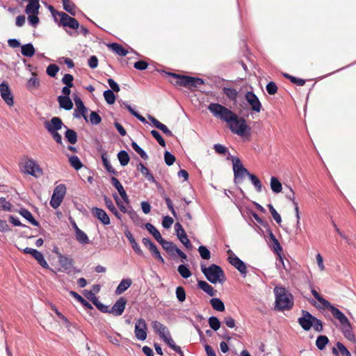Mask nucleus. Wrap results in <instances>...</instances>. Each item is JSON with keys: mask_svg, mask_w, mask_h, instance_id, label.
<instances>
[{"mask_svg": "<svg viewBox=\"0 0 356 356\" xmlns=\"http://www.w3.org/2000/svg\"><path fill=\"white\" fill-rule=\"evenodd\" d=\"M57 14L60 17V22L63 26H68L75 30L79 28V23L75 18L63 12H58Z\"/></svg>", "mask_w": 356, "mask_h": 356, "instance_id": "4468645a", "label": "nucleus"}, {"mask_svg": "<svg viewBox=\"0 0 356 356\" xmlns=\"http://www.w3.org/2000/svg\"><path fill=\"white\" fill-rule=\"evenodd\" d=\"M208 109L214 116L229 124L237 119L238 115L236 113L220 104L211 103L208 106Z\"/></svg>", "mask_w": 356, "mask_h": 356, "instance_id": "20e7f679", "label": "nucleus"}, {"mask_svg": "<svg viewBox=\"0 0 356 356\" xmlns=\"http://www.w3.org/2000/svg\"><path fill=\"white\" fill-rule=\"evenodd\" d=\"M40 86V80L34 74L33 76L31 77L26 83V88L29 90L38 89Z\"/></svg>", "mask_w": 356, "mask_h": 356, "instance_id": "c03bdc74", "label": "nucleus"}, {"mask_svg": "<svg viewBox=\"0 0 356 356\" xmlns=\"http://www.w3.org/2000/svg\"><path fill=\"white\" fill-rule=\"evenodd\" d=\"M162 248L170 255H172L177 247L171 241H166L163 238L159 242Z\"/></svg>", "mask_w": 356, "mask_h": 356, "instance_id": "c85d7f7f", "label": "nucleus"}, {"mask_svg": "<svg viewBox=\"0 0 356 356\" xmlns=\"http://www.w3.org/2000/svg\"><path fill=\"white\" fill-rule=\"evenodd\" d=\"M24 172L35 177L43 174L42 168L38 163L31 158H26L24 164Z\"/></svg>", "mask_w": 356, "mask_h": 356, "instance_id": "1a4fd4ad", "label": "nucleus"}, {"mask_svg": "<svg viewBox=\"0 0 356 356\" xmlns=\"http://www.w3.org/2000/svg\"><path fill=\"white\" fill-rule=\"evenodd\" d=\"M35 51V48L31 43H28L21 47V53L24 56L32 57Z\"/></svg>", "mask_w": 356, "mask_h": 356, "instance_id": "f704fd0d", "label": "nucleus"}, {"mask_svg": "<svg viewBox=\"0 0 356 356\" xmlns=\"http://www.w3.org/2000/svg\"><path fill=\"white\" fill-rule=\"evenodd\" d=\"M151 134L157 140V142L159 143V144L161 146H162V147L165 146V142L158 131L152 130Z\"/></svg>", "mask_w": 356, "mask_h": 356, "instance_id": "0e129e2a", "label": "nucleus"}, {"mask_svg": "<svg viewBox=\"0 0 356 356\" xmlns=\"http://www.w3.org/2000/svg\"><path fill=\"white\" fill-rule=\"evenodd\" d=\"M152 256L159 261L161 264H165V260L163 257L161 255L159 250H158L156 245H155L150 250Z\"/></svg>", "mask_w": 356, "mask_h": 356, "instance_id": "e2e57ef3", "label": "nucleus"}, {"mask_svg": "<svg viewBox=\"0 0 356 356\" xmlns=\"http://www.w3.org/2000/svg\"><path fill=\"white\" fill-rule=\"evenodd\" d=\"M104 97L108 104H113L115 101V95L111 90H106L104 92Z\"/></svg>", "mask_w": 356, "mask_h": 356, "instance_id": "603ef678", "label": "nucleus"}, {"mask_svg": "<svg viewBox=\"0 0 356 356\" xmlns=\"http://www.w3.org/2000/svg\"><path fill=\"white\" fill-rule=\"evenodd\" d=\"M19 213L27 220L31 225L38 226L39 222L33 218L31 213L26 209L22 208L19 210Z\"/></svg>", "mask_w": 356, "mask_h": 356, "instance_id": "cd10ccee", "label": "nucleus"}, {"mask_svg": "<svg viewBox=\"0 0 356 356\" xmlns=\"http://www.w3.org/2000/svg\"><path fill=\"white\" fill-rule=\"evenodd\" d=\"M210 304L211 305L213 309L218 312L225 311V305L223 302L218 298H213L210 300Z\"/></svg>", "mask_w": 356, "mask_h": 356, "instance_id": "ea45409f", "label": "nucleus"}, {"mask_svg": "<svg viewBox=\"0 0 356 356\" xmlns=\"http://www.w3.org/2000/svg\"><path fill=\"white\" fill-rule=\"evenodd\" d=\"M104 200L105 205L108 208V210H110L115 216L119 219H122V215L118 212V209L115 208L114 204L113 203V201L106 195L104 197Z\"/></svg>", "mask_w": 356, "mask_h": 356, "instance_id": "bb28decb", "label": "nucleus"}, {"mask_svg": "<svg viewBox=\"0 0 356 356\" xmlns=\"http://www.w3.org/2000/svg\"><path fill=\"white\" fill-rule=\"evenodd\" d=\"M311 288V292L314 297L322 304L323 307L325 308L327 305H328L329 301L323 298L314 288H312V285L310 284Z\"/></svg>", "mask_w": 356, "mask_h": 356, "instance_id": "5fc2aeb1", "label": "nucleus"}, {"mask_svg": "<svg viewBox=\"0 0 356 356\" xmlns=\"http://www.w3.org/2000/svg\"><path fill=\"white\" fill-rule=\"evenodd\" d=\"M197 286L210 296H215V291L213 288L206 281L199 280L197 282Z\"/></svg>", "mask_w": 356, "mask_h": 356, "instance_id": "2f4dec72", "label": "nucleus"}, {"mask_svg": "<svg viewBox=\"0 0 356 356\" xmlns=\"http://www.w3.org/2000/svg\"><path fill=\"white\" fill-rule=\"evenodd\" d=\"M108 47L112 51L120 56H125L128 54V51L118 43L109 44Z\"/></svg>", "mask_w": 356, "mask_h": 356, "instance_id": "c756f323", "label": "nucleus"}, {"mask_svg": "<svg viewBox=\"0 0 356 356\" xmlns=\"http://www.w3.org/2000/svg\"><path fill=\"white\" fill-rule=\"evenodd\" d=\"M137 169L151 182H154L155 179L153 175L149 172V169L146 168L142 163H139L137 165Z\"/></svg>", "mask_w": 356, "mask_h": 356, "instance_id": "c9c22d12", "label": "nucleus"}, {"mask_svg": "<svg viewBox=\"0 0 356 356\" xmlns=\"http://www.w3.org/2000/svg\"><path fill=\"white\" fill-rule=\"evenodd\" d=\"M64 127L66 129L65 138L70 144L74 145L77 142V134L74 130L69 129L66 126H64Z\"/></svg>", "mask_w": 356, "mask_h": 356, "instance_id": "473e14b6", "label": "nucleus"}, {"mask_svg": "<svg viewBox=\"0 0 356 356\" xmlns=\"http://www.w3.org/2000/svg\"><path fill=\"white\" fill-rule=\"evenodd\" d=\"M273 291L275 296V310L283 312L292 309L293 307V297L286 288L275 286Z\"/></svg>", "mask_w": 356, "mask_h": 356, "instance_id": "f03ea898", "label": "nucleus"}, {"mask_svg": "<svg viewBox=\"0 0 356 356\" xmlns=\"http://www.w3.org/2000/svg\"><path fill=\"white\" fill-rule=\"evenodd\" d=\"M166 74L176 79L175 84L188 88H196L202 85L204 81L202 79L195 78L186 75H181L172 72H166Z\"/></svg>", "mask_w": 356, "mask_h": 356, "instance_id": "423d86ee", "label": "nucleus"}, {"mask_svg": "<svg viewBox=\"0 0 356 356\" xmlns=\"http://www.w3.org/2000/svg\"><path fill=\"white\" fill-rule=\"evenodd\" d=\"M0 208L4 211H10L12 209V204L4 197H0Z\"/></svg>", "mask_w": 356, "mask_h": 356, "instance_id": "338daca9", "label": "nucleus"}, {"mask_svg": "<svg viewBox=\"0 0 356 356\" xmlns=\"http://www.w3.org/2000/svg\"><path fill=\"white\" fill-rule=\"evenodd\" d=\"M76 239L81 244L85 245L89 243L90 241L87 234L81 229L76 230L75 234Z\"/></svg>", "mask_w": 356, "mask_h": 356, "instance_id": "49530a36", "label": "nucleus"}, {"mask_svg": "<svg viewBox=\"0 0 356 356\" xmlns=\"http://www.w3.org/2000/svg\"><path fill=\"white\" fill-rule=\"evenodd\" d=\"M232 161L234 172V183L236 185H238L243 181L245 177H248L254 186L257 192L261 193L262 191V184L260 179L255 175L250 173L243 166L238 158L232 156Z\"/></svg>", "mask_w": 356, "mask_h": 356, "instance_id": "f257e3e1", "label": "nucleus"}, {"mask_svg": "<svg viewBox=\"0 0 356 356\" xmlns=\"http://www.w3.org/2000/svg\"><path fill=\"white\" fill-rule=\"evenodd\" d=\"M58 102L60 107L65 110L69 111L73 107V103L70 97L60 95L58 97Z\"/></svg>", "mask_w": 356, "mask_h": 356, "instance_id": "a878e982", "label": "nucleus"}, {"mask_svg": "<svg viewBox=\"0 0 356 356\" xmlns=\"http://www.w3.org/2000/svg\"><path fill=\"white\" fill-rule=\"evenodd\" d=\"M73 99L76 106V108L74 110L73 113L74 118H80L81 117H83L86 121H88V118L86 115L88 109L84 106L83 101L77 95H74Z\"/></svg>", "mask_w": 356, "mask_h": 356, "instance_id": "9d476101", "label": "nucleus"}, {"mask_svg": "<svg viewBox=\"0 0 356 356\" xmlns=\"http://www.w3.org/2000/svg\"><path fill=\"white\" fill-rule=\"evenodd\" d=\"M59 71V67L56 64H50L47 67L46 72L51 77H55Z\"/></svg>", "mask_w": 356, "mask_h": 356, "instance_id": "13d9d810", "label": "nucleus"}, {"mask_svg": "<svg viewBox=\"0 0 356 356\" xmlns=\"http://www.w3.org/2000/svg\"><path fill=\"white\" fill-rule=\"evenodd\" d=\"M70 295L79 301L85 308L92 309L93 307L87 300H86L81 295L74 291H70Z\"/></svg>", "mask_w": 356, "mask_h": 356, "instance_id": "e433bc0d", "label": "nucleus"}, {"mask_svg": "<svg viewBox=\"0 0 356 356\" xmlns=\"http://www.w3.org/2000/svg\"><path fill=\"white\" fill-rule=\"evenodd\" d=\"M325 308L330 310L332 316L340 322L341 325H348V322L350 321L348 319V318L345 316V314L343 312H341L338 308L331 305L330 302L328 305L325 306Z\"/></svg>", "mask_w": 356, "mask_h": 356, "instance_id": "f3484780", "label": "nucleus"}, {"mask_svg": "<svg viewBox=\"0 0 356 356\" xmlns=\"http://www.w3.org/2000/svg\"><path fill=\"white\" fill-rule=\"evenodd\" d=\"M201 270L208 281L212 284L222 283L225 281V275L222 268L216 264L206 267L201 264Z\"/></svg>", "mask_w": 356, "mask_h": 356, "instance_id": "39448f33", "label": "nucleus"}, {"mask_svg": "<svg viewBox=\"0 0 356 356\" xmlns=\"http://www.w3.org/2000/svg\"><path fill=\"white\" fill-rule=\"evenodd\" d=\"M164 160H165V163H166V165L168 166H170L175 161V156L173 154H172L170 152L166 151L164 153Z\"/></svg>", "mask_w": 356, "mask_h": 356, "instance_id": "69168bd1", "label": "nucleus"}, {"mask_svg": "<svg viewBox=\"0 0 356 356\" xmlns=\"http://www.w3.org/2000/svg\"><path fill=\"white\" fill-rule=\"evenodd\" d=\"M124 234H125V236L127 237V238L129 240V243H131V247L134 249V250L135 251V252L136 254H138V255H143V252L141 250L140 245L138 244V243L134 238L131 232L129 230H126L124 232Z\"/></svg>", "mask_w": 356, "mask_h": 356, "instance_id": "b1692460", "label": "nucleus"}, {"mask_svg": "<svg viewBox=\"0 0 356 356\" xmlns=\"http://www.w3.org/2000/svg\"><path fill=\"white\" fill-rule=\"evenodd\" d=\"M90 122L92 125H97L102 122V118L97 112L92 111L90 115Z\"/></svg>", "mask_w": 356, "mask_h": 356, "instance_id": "bf43d9fd", "label": "nucleus"}, {"mask_svg": "<svg viewBox=\"0 0 356 356\" xmlns=\"http://www.w3.org/2000/svg\"><path fill=\"white\" fill-rule=\"evenodd\" d=\"M177 271L184 279H187L191 276V272L188 266L184 264H180L177 268Z\"/></svg>", "mask_w": 356, "mask_h": 356, "instance_id": "09e8293b", "label": "nucleus"}, {"mask_svg": "<svg viewBox=\"0 0 356 356\" xmlns=\"http://www.w3.org/2000/svg\"><path fill=\"white\" fill-rule=\"evenodd\" d=\"M222 93L227 96V97L233 102H236L238 96V92L232 88L224 87L222 88Z\"/></svg>", "mask_w": 356, "mask_h": 356, "instance_id": "58836bf2", "label": "nucleus"}, {"mask_svg": "<svg viewBox=\"0 0 356 356\" xmlns=\"http://www.w3.org/2000/svg\"><path fill=\"white\" fill-rule=\"evenodd\" d=\"M245 98L253 111L257 113L261 111L262 108L261 104L257 96L253 92H247L245 95Z\"/></svg>", "mask_w": 356, "mask_h": 356, "instance_id": "2eb2a0df", "label": "nucleus"}, {"mask_svg": "<svg viewBox=\"0 0 356 356\" xmlns=\"http://www.w3.org/2000/svg\"><path fill=\"white\" fill-rule=\"evenodd\" d=\"M268 207L274 220L277 223L280 224L282 222V218L280 215L277 213V211L275 209L271 204H268Z\"/></svg>", "mask_w": 356, "mask_h": 356, "instance_id": "052dcab7", "label": "nucleus"}, {"mask_svg": "<svg viewBox=\"0 0 356 356\" xmlns=\"http://www.w3.org/2000/svg\"><path fill=\"white\" fill-rule=\"evenodd\" d=\"M342 332L345 337L348 339L352 340L355 338V335L352 331V327L350 322H348V325H342Z\"/></svg>", "mask_w": 356, "mask_h": 356, "instance_id": "de8ad7c7", "label": "nucleus"}, {"mask_svg": "<svg viewBox=\"0 0 356 356\" xmlns=\"http://www.w3.org/2000/svg\"><path fill=\"white\" fill-rule=\"evenodd\" d=\"M131 147L136 151V152H137L140 156L142 159L145 160L148 159L147 153L137 144L136 142L132 141Z\"/></svg>", "mask_w": 356, "mask_h": 356, "instance_id": "864d4df0", "label": "nucleus"}, {"mask_svg": "<svg viewBox=\"0 0 356 356\" xmlns=\"http://www.w3.org/2000/svg\"><path fill=\"white\" fill-rule=\"evenodd\" d=\"M145 228L147 230L154 236V238L159 243L161 240H162V236L159 232V230L151 223L147 222L145 225Z\"/></svg>", "mask_w": 356, "mask_h": 356, "instance_id": "72a5a7b5", "label": "nucleus"}, {"mask_svg": "<svg viewBox=\"0 0 356 356\" xmlns=\"http://www.w3.org/2000/svg\"><path fill=\"white\" fill-rule=\"evenodd\" d=\"M34 258L37 260L38 264L42 267H43L44 268H49V264H47V262L45 260L43 254L40 252H39V253L37 254V255H35Z\"/></svg>", "mask_w": 356, "mask_h": 356, "instance_id": "680f3d73", "label": "nucleus"}, {"mask_svg": "<svg viewBox=\"0 0 356 356\" xmlns=\"http://www.w3.org/2000/svg\"><path fill=\"white\" fill-rule=\"evenodd\" d=\"M198 252L202 259L208 260L211 258V252L206 246L200 245L198 248Z\"/></svg>", "mask_w": 356, "mask_h": 356, "instance_id": "6e6d98bb", "label": "nucleus"}, {"mask_svg": "<svg viewBox=\"0 0 356 356\" xmlns=\"http://www.w3.org/2000/svg\"><path fill=\"white\" fill-rule=\"evenodd\" d=\"M175 230L177 237L180 242L188 249L192 248V244L188 239L185 230L182 225L179 222H177L175 225Z\"/></svg>", "mask_w": 356, "mask_h": 356, "instance_id": "ddd939ff", "label": "nucleus"}, {"mask_svg": "<svg viewBox=\"0 0 356 356\" xmlns=\"http://www.w3.org/2000/svg\"><path fill=\"white\" fill-rule=\"evenodd\" d=\"M147 326L145 319L139 318L135 323V335L137 339L145 341L147 338Z\"/></svg>", "mask_w": 356, "mask_h": 356, "instance_id": "9b49d317", "label": "nucleus"}, {"mask_svg": "<svg viewBox=\"0 0 356 356\" xmlns=\"http://www.w3.org/2000/svg\"><path fill=\"white\" fill-rule=\"evenodd\" d=\"M70 165L76 170L81 169L83 166L81 161L77 156L72 155L69 157Z\"/></svg>", "mask_w": 356, "mask_h": 356, "instance_id": "8fccbe9b", "label": "nucleus"}, {"mask_svg": "<svg viewBox=\"0 0 356 356\" xmlns=\"http://www.w3.org/2000/svg\"><path fill=\"white\" fill-rule=\"evenodd\" d=\"M44 125L49 133L58 131L65 126L58 117H54L51 120L44 122Z\"/></svg>", "mask_w": 356, "mask_h": 356, "instance_id": "a211bd4d", "label": "nucleus"}, {"mask_svg": "<svg viewBox=\"0 0 356 356\" xmlns=\"http://www.w3.org/2000/svg\"><path fill=\"white\" fill-rule=\"evenodd\" d=\"M175 293L176 297L179 302H183L184 301H185L186 291L183 286H177L176 288Z\"/></svg>", "mask_w": 356, "mask_h": 356, "instance_id": "4d7b16f0", "label": "nucleus"}, {"mask_svg": "<svg viewBox=\"0 0 356 356\" xmlns=\"http://www.w3.org/2000/svg\"><path fill=\"white\" fill-rule=\"evenodd\" d=\"M111 183L113 186L116 188L119 195L122 197V200L127 204H129V197L120 181L115 177H111Z\"/></svg>", "mask_w": 356, "mask_h": 356, "instance_id": "4be33fe9", "label": "nucleus"}, {"mask_svg": "<svg viewBox=\"0 0 356 356\" xmlns=\"http://www.w3.org/2000/svg\"><path fill=\"white\" fill-rule=\"evenodd\" d=\"M132 280L130 278L122 279L117 288L115 289V293L120 295L127 291L131 285Z\"/></svg>", "mask_w": 356, "mask_h": 356, "instance_id": "393cba45", "label": "nucleus"}, {"mask_svg": "<svg viewBox=\"0 0 356 356\" xmlns=\"http://www.w3.org/2000/svg\"><path fill=\"white\" fill-rule=\"evenodd\" d=\"M101 159H102V163H103V165L104 166V168H106V170L110 172V173H112L115 175H116L118 174L117 171L112 167L109 160H108V155H107V153L106 152H104L102 153L101 154Z\"/></svg>", "mask_w": 356, "mask_h": 356, "instance_id": "7c9ffc66", "label": "nucleus"}, {"mask_svg": "<svg viewBox=\"0 0 356 356\" xmlns=\"http://www.w3.org/2000/svg\"><path fill=\"white\" fill-rule=\"evenodd\" d=\"M118 159L120 161V163L122 166L127 165L130 160L129 156L127 151L121 150L118 154Z\"/></svg>", "mask_w": 356, "mask_h": 356, "instance_id": "79ce46f5", "label": "nucleus"}, {"mask_svg": "<svg viewBox=\"0 0 356 356\" xmlns=\"http://www.w3.org/2000/svg\"><path fill=\"white\" fill-rule=\"evenodd\" d=\"M336 346L342 355L351 356V353H350V351L345 347V346L342 343L337 342Z\"/></svg>", "mask_w": 356, "mask_h": 356, "instance_id": "774afa93", "label": "nucleus"}, {"mask_svg": "<svg viewBox=\"0 0 356 356\" xmlns=\"http://www.w3.org/2000/svg\"><path fill=\"white\" fill-rule=\"evenodd\" d=\"M229 127L232 132L240 136H244L246 134H250V127L246 124V120L243 118H238L233 122L229 124Z\"/></svg>", "mask_w": 356, "mask_h": 356, "instance_id": "0eeeda50", "label": "nucleus"}, {"mask_svg": "<svg viewBox=\"0 0 356 356\" xmlns=\"http://www.w3.org/2000/svg\"><path fill=\"white\" fill-rule=\"evenodd\" d=\"M329 343V339L325 335H320L316 341V346L320 350H323Z\"/></svg>", "mask_w": 356, "mask_h": 356, "instance_id": "a19ab883", "label": "nucleus"}, {"mask_svg": "<svg viewBox=\"0 0 356 356\" xmlns=\"http://www.w3.org/2000/svg\"><path fill=\"white\" fill-rule=\"evenodd\" d=\"M40 8L39 1L29 2L26 7V13L27 14H38Z\"/></svg>", "mask_w": 356, "mask_h": 356, "instance_id": "a18cd8bd", "label": "nucleus"}, {"mask_svg": "<svg viewBox=\"0 0 356 356\" xmlns=\"http://www.w3.org/2000/svg\"><path fill=\"white\" fill-rule=\"evenodd\" d=\"M127 299L124 297H120L118 300L114 303L111 308H109V314H113L115 316H121L125 309L127 305Z\"/></svg>", "mask_w": 356, "mask_h": 356, "instance_id": "dca6fc26", "label": "nucleus"}, {"mask_svg": "<svg viewBox=\"0 0 356 356\" xmlns=\"http://www.w3.org/2000/svg\"><path fill=\"white\" fill-rule=\"evenodd\" d=\"M229 252L231 253L228 258L230 264L234 266L243 277H245L248 273L246 264L231 250Z\"/></svg>", "mask_w": 356, "mask_h": 356, "instance_id": "f8f14e48", "label": "nucleus"}, {"mask_svg": "<svg viewBox=\"0 0 356 356\" xmlns=\"http://www.w3.org/2000/svg\"><path fill=\"white\" fill-rule=\"evenodd\" d=\"M270 188L275 193H279L282 190V183L279 181V179L276 177H272L270 178Z\"/></svg>", "mask_w": 356, "mask_h": 356, "instance_id": "4c0bfd02", "label": "nucleus"}, {"mask_svg": "<svg viewBox=\"0 0 356 356\" xmlns=\"http://www.w3.org/2000/svg\"><path fill=\"white\" fill-rule=\"evenodd\" d=\"M152 325L154 332L159 334L162 339L170 334L168 327L159 321H154Z\"/></svg>", "mask_w": 356, "mask_h": 356, "instance_id": "5701e85b", "label": "nucleus"}, {"mask_svg": "<svg viewBox=\"0 0 356 356\" xmlns=\"http://www.w3.org/2000/svg\"><path fill=\"white\" fill-rule=\"evenodd\" d=\"M208 323L210 327L214 331L219 330L221 325V323L219 319L213 316L209 318Z\"/></svg>", "mask_w": 356, "mask_h": 356, "instance_id": "3c124183", "label": "nucleus"}, {"mask_svg": "<svg viewBox=\"0 0 356 356\" xmlns=\"http://www.w3.org/2000/svg\"><path fill=\"white\" fill-rule=\"evenodd\" d=\"M302 316L298 318V323L301 327L308 331L312 327L317 332H321L323 330V322L310 314L308 311L302 310Z\"/></svg>", "mask_w": 356, "mask_h": 356, "instance_id": "7ed1b4c3", "label": "nucleus"}, {"mask_svg": "<svg viewBox=\"0 0 356 356\" xmlns=\"http://www.w3.org/2000/svg\"><path fill=\"white\" fill-rule=\"evenodd\" d=\"M63 3V8L65 11L69 13L72 15H75V8L76 6L74 3L71 2L70 0H61Z\"/></svg>", "mask_w": 356, "mask_h": 356, "instance_id": "37998d69", "label": "nucleus"}, {"mask_svg": "<svg viewBox=\"0 0 356 356\" xmlns=\"http://www.w3.org/2000/svg\"><path fill=\"white\" fill-rule=\"evenodd\" d=\"M0 93L1 98L8 106L13 105V96L7 83L2 82L0 84Z\"/></svg>", "mask_w": 356, "mask_h": 356, "instance_id": "6ab92c4d", "label": "nucleus"}, {"mask_svg": "<svg viewBox=\"0 0 356 356\" xmlns=\"http://www.w3.org/2000/svg\"><path fill=\"white\" fill-rule=\"evenodd\" d=\"M65 193L66 187L64 184H60L57 186L54 190L49 202L51 207L54 209H57L58 207H60L65 197Z\"/></svg>", "mask_w": 356, "mask_h": 356, "instance_id": "6e6552de", "label": "nucleus"}, {"mask_svg": "<svg viewBox=\"0 0 356 356\" xmlns=\"http://www.w3.org/2000/svg\"><path fill=\"white\" fill-rule=\"evenodd\" d=\"M58 263L61 268H63V271L70 273L73 267V259L70 257L63 255L62 254L57 252Z\"/></svg>", "mask_w": 356, "mask_h": 356, "instance_id": "aec40b11", "label": "nucleus"}, {"mask_svg": "<svg viewBox=\"0 0 356 356\" xmlns=\"http://www.w3.org/2000/svg\"><path fill=\"white\" fill-rule=\"evenodd\" d=\"M92 213L104 225H110V223H111L110 218L104 209L97 208V207H93L92 209Z\"/></svg>", "mask_w": 356, "mask_h": 356, "instance_id": "412c9836", "label": "nucleus"}]
</instances>
